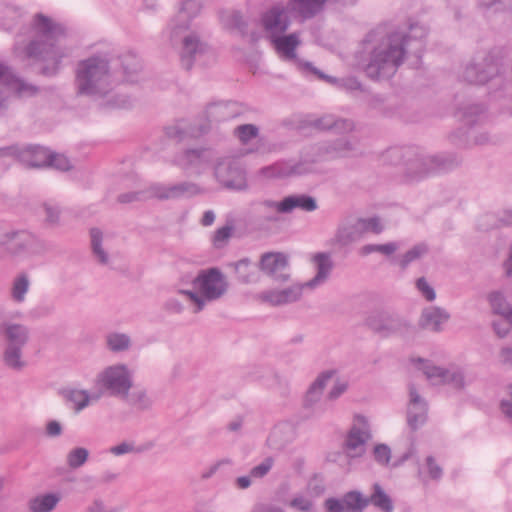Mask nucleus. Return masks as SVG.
<instances>
[{"mask_svg": "<svg viewBox=\"0 0 512 512\" xmlns=\"http://www.w3.org/2000/svg\"><path fill=\"white\" fill-rule=\"evenodd\" d=\"M426 35L427 29L417 24L411 25L409 34L393 32L387 35L371 52L365 67L366 75L372 80L390 79L403 63L405 55L413 54L420 59Z\"/></svg>", "mask_w": 512, "mask_h": 512, "instance_id": "nucleus-1", "label": "nucleus"}, {"mask_svg": "<svg viewBox=\"0 0 512 512\" xmlns=\"http://www.w3.org/2000/svg\"><path fill=\"white\" fill-rule=\"evenodd\" d=\"M31 31L33 38L22 51L24 58L43 63L40 74L48 77L57 75L62 60L71 54L69 48L60 44L66 35L64 26L42 13H37L32 19Z\"/></svg>", "mask_w": 512, "mask_h": 512, "instance_id": "nucleus-2", "label": "nucleus"}, {"mask_svg": "<svg viewBox=\"0 0 512 512\" xmlns=\"http://www.w3.org/2000/svg\"><path fill=\"white\" fill-rule=\"evenodd\" d=\"M386 158L394 165H401L404 181L414 183L436 172L448 171L461 163L454 153L428 155L416 148H393Z\"/></svg>", "mask_w": 512, "mask_h": 512, "instance_id": "nucleus-3", "label": "nucleus"}, {"mask_svg": "<svg viewBox=\"0 0 512 512\" xmlns=\"http://www.w3.org/2000/svg\"><path fill=\"white\" fill-rule=\"evenodd\" d=\"M77 94L105 96L110 91L109 60L105 56H91L78 63L75 75Z\"/></svg>", "mask_w": 512, "mask_h": 512, "instance_id": "nucleus-4", "label": "nucleus"}, {"mask_svg": "<svg viewBox=\"0 0 512 512\" xmlns=\"http://www.w3.org/2000/svg\"><path fill=\"white\" fill-rule=\"evenodd\" d=\"M191 283L193 290L180 289L179 293L194 304V313L202 311L208 302L222 298L229 288L225 275L217 267L200 270Z\"/></svg>", "mask_w": 512, "mask_h": 512, "instance_id": "nucleus-5", "label": "nucleus"}, {"mask_svg": "<svg viewBox=\"0 0 512 512\" xmlns=\"http://www.w3.org/2000/svg\"><path fill=\"white\" fill-rule=\"evenodd\" d=\"M0 334L5 342V365L16 371L22 370L26 366L22 359V350L30 338L29 328L19 323L3 322L0 324Z\"/></svg>", "mask_w": 512, "mask_h": 512, "instance_id": "nucleus-6", "label": "nucleus"}, {"mask_svg": "<svg viewBox=\"0 0 512 512\" xmlns=\"http://www.w3.org/2000/svg\"><path fill=\"white\" fill-rule=\"evenodd\" d=\"M0 246L12 256L41 255L48 251L46 242L27 230L0 233Z\"/></svg>", "mask_w": 512, "mask_h": 512, "instance_id": "nucleus-7", "label": "nucleus"}, {"mask_svg": "<svg viewBox=\"0 0 512 512\" xmlns=\"http://www.w3.org/2000/svg\"><path fill=\"white\" fill-rule=\"evenodd\" d=\"M96 384L109 396L127 399L133 386V372L125 364L111 365L97 375Z\"/></svg>", "mask_w": 512, "mask_h": 512, "instance_id": "nucleus-8", "label": "nucleus"}, {"mask_svg": "<svg viewBox=\"0 0 512 512\" xmlns=\"http://www.w3.org/2000/svg\"><path fill=\"white\" fill-rule=\"evenodd\" d=\"M150 193L159 201L191 199L206 193V189L192 181L173 184L153 183Z\"/></svg>", "mask_w": 512, "mask_h": 512, "instance_id": "nucleus-9", "label": "nucleus"}, {"mask_svg": "<svg viewBox=\"0 0 512 512\" xmlns=\"http://www.w3.org/2000/svg\"><path fill=\"white\" fill-rule=\"evenodd\" d=\"M367 324L371 330L382 337L404 335L411 330V325L406 319L388 311L372 313L367 319Z\"/></svg>", "mask_w": 512, "mask_h": 512, "instance_id": "nucleus-10", "label": "nucleus"}, {"mask_svg": "<svg viewBox=\"0 0 512 512\" xmlns=\"http://www.w3.org/2000/svg\"><path fill=\"white\" fill-rule=\"evenodd\" d=\"M214 176L227 189L242 191L247 188L245 171L233 158H220L214 166Z\"/></svg>", "mask_w": 512, "mask_h": 512, "instance_id": "nucleus-11", "label": "nucleus"}, {"mask_svg": "<svg viewBox=\"0 0 512 512\" xmlns=\"http://www.w3.org/2000/svg\"><path fill=\"white\" fill-rule=\"evenodd\" d=\"M203 6V0H181L179 2L177 13L168 26L171 41H176L180 34L189 30L193 19L200 15Z\"/></svg>", "mask_w": 512, "mask_h": 512, "instance_id": "nucleus-12", "label": "nucleus"}, {"mask_svg": "<svg viewBox=\"0 0 512 512\" xmlns=\"http://www.w3.org/2000/svg\"><path fill=\"white\" fill-rule=\"evenodd\" d=\"M500 66L495 57L491 54L469 63L462 74L464 81L470 84L482 85L498 76Z\"/></svg>", "mask_w": 512, "mask_h": 512, "instance_id": "nucleus-13", "label": "nucleus"}, {"mask_svg": "<svg viewBox=\"0 0 512 512\" xmlns=\"http://www.w3.org/2000/svg\"><path fill=\"white\" fill-rule=\"evenodd\" d=\"M422 370L426 378L434 385L449 384L457 390H463L466 386L465 374L459 367L446 369L425 363Z\"/></svg>", "mask_w": 512, "mask_h": 512, "instance_id": "nucleus-14", "label": "nucleus"}, {"mask_svg": "<svg viewBox=\"0 0 512 512\" xmlns=\"http://www.w3.org/2000/svg\"><path fill=\"white\" fill-rule=\"evenodd\" d=\"M212 159L213 153L209 149H186L175 156L174 163L184 171L201 175Z\"/></svg>", "mask_w": 512, "mask_h": 512, "instance_id": "nucleus-15", "label": "nucleus"}, {"mask_svg": "<svg viewBox=\"0 0 512 512\" xmlns=\"http://www.w3.org/2000/svg\"><path fill=\"white\" fill-rule=\"evenodd\" d=\"M322 148L318 144H312L305 147L298 161L287 160L289 165L290 177L303 176L317 172V164L324 160Z\"/></svg>", "mask_w": 512, "mask_h": 512, "instance_id": "nucleus-16", "label": "nucleus"}, {"mask_svg": "<svg viewBox=\"0 0 512 512\" xmlns=\"http://www.w3.org/2000/svg\"><path fill=\"white\" fill-rule=\"evenodd\" d=\"M181 35H179L176 41L171 42L174 44L178 40L181 41L180 62L184 69L190 70L196 59L207 52L208 45L195 32L187 33L182 37Z\"/></svg>", "mask_w": 512, "mask_h": 512, "instance_id": "nucleus-17", "label": "nucleus"}, {"mask_svg": "<svg viewBox=\"0 0 512 512\" xmlns=\"http://www.w3.org/2000/svg\"><path fill=\"white\" fill-rule=\"evenodd\" d=\"M260 269L277 282H286L290 278L289 259L282 252H267L261 256Z\"/></svg>", "mask_w": 512, "mask_h": 512, "instance_id": "nucleus-18", "label": "nucleus"}, {"mask_svg": "<svg viewBox=\"0 0 512 512\" xmlns=\"http://www.w3.org/2000/svg\"><path fill=\"white\" fill-rule=\"evenodd\" d=\"M358 425H353L345 440V450L349 457H360L365 452V444L371 438L368 423L364 416L356 417Z\"/></svg>", "mask_w": 512, "mask_h": 512, "instance_id": "nucleus-19", "label": "nucleus"}, {"mask_svg": "<svg viewBox=\"0 0 512 512\" xmlns=\"http://www.w3.org/2000/svg\"><path fill=\"white\" fill-rule=\"evenodd\" d=\"M323 506L326 512H364L368 501L359 491L353 490L344 494L343 498H327Z\"/></svg>", "mask_w": 512, "mask_h": 512, "instance_id": "nucleus-20", "label": "nucleus"}, {"mask_svg": "<svg viewBox=\"0 0 512 512\" xmlns=\"http://www.w3.org/2000/svg\"><path fill=\"white\" fill-rule=\"evenodd\" d=\"M428 405L418 393L414 384H409V404L407 408V423L412 430H417L427 420Z\"/></svg>", "mask_w": 512, "mask_h": 512, "instance_id": "nucleus-21", "label": "nucleus"}, {"mask_svg": "<svg viewBox=\"0 0 512 512\" xmlns=\"http://www.w3.org/2000/svg\"><path fill=\"white\" fill-rule=\"evenodd\" d=\"M271 41L277 53L283 60L291 61L295 63L299 68L310 72V70L305 67L307 62L303 63L300 59L297 58L296 48L301 44L297 33H291L289 35L280 34L271 38Z\"/></svg>", "mask_w": 512, "mask_h": 512, "instance_id": "nucleus-22", "label": "nucleus"}, {"mask_svg": "<svg viewBox=\"0 0 512 512\" xmlns=\"http://www.w3.org/2000/svg\"><path fill=\"white\" fill-rule=\"evenodd\" d=\"M262 25L273 38L283 34L290 26V18L285 7L275 5L262 16Z\"/></svg>", "mask_w": 512, "mask_h": 512, "instance_id": "nucleus-23", "label": "nucleus"}, {"mask_svg": "<svg viewBox=\"0 0 512 512\" xmlns=\"http://www.w3.org/2000/svg\"><path fill=\"white\" fill-rule=\"evenodd\" d=\"M312 262L315 265L316 274L312 279L304 283V286L310 289H314L324 284L328 280L334 267L331 255L327 252H318L314 254Z\"/></svg>", "mask_w": 512, "mask_h": 512, "instance_id": "nucleus-24", "label": "nucleus"}, {"mask_svg": "<svg viewBox=\"0 0 512 512\" xmlns=\"http://www.w3.org/2000/svg\"><path fill=\"white\" fill-rule=\"evenodd\" d=\"M304 284H295L282 290H270L263 293V299L272 305H284L297 301L301 295Z\"/></svg>", "mask_w": 512, "mask_h": 512, "instance_id": "nucleus-25", "label": "nucleus"}, {"mask_svg": "<svg viewBox=\"0 0 512 512\" xmlns=\"http://www.w3.org/2000/svg\"><path fill=\"white\" fill-rule=\"evenodd\" d=\"M450 315L444 309L437 306H430L423 309L419 325L421 328L438 332L441 330V325L448 321Z\"/></svg>", "mask_w": 512, "mask_h": 512, "instance_id": "nucleus-26", "label": "nucleus"}, {"mask_svg": "<svg viewBox=\"0 0 512 512\" xmlns=\"http://www.w3.org/2000/svg\"><path fill=\"white\" fill-rule=\"evenodd\" d=\"M50 152L41 146H28L18 154V161L27 167H47Z\"/></svg>", "mask_w": 512, "mask_h": 512, "instance_id": "nucleus-27", "label": "nucleus"}, {"mask_svg": "<svg viewBox=\"0 0 512 512\" xmlns=\"http://www.w3.org/2000/svg\"><path fill=\"white\" fill-rule=\"evenodd\" d=\"M281 208L284 209V213H291L294 209L313 212L318 209V204L316 199L310 195L293 194L282 199Z\"/></svg>", "mask_w": 512, "mask_h": 512, "instance_id": "nucleus-28", "label": "nucleus"}, {"mask_svg": "<svg viewBox=\"0 0 512 512\" xmlns=\"http://www.w3.org/2000/svg\"><path fill=\"white\" fill-rule=\"evenodd\" d=\"M323 150L324 159L327 157H345L355 151L356 145L350 139L342 137L332 142L317 143Z\"/></svg>", "mask_w": 512, "mask_h": 512, "instance_id": "nucleus-29", "label": "nucleus"}, {"mask_svg": "<svg viewBox=\"0 0 512 512\" xmlns=\"http://www.w3.org/2000/svg\"><path fill=\"white\" fill-rule=\"evenodd\" d=\"M335 370H326L321 372L310 385L304 400L305 407H312L316 404L323 393L327 383L332 379Z\"/></svg>", "mask_w": 512, "mask_h": 512, "instance_id": "nucleus-30", "label": "nucleus"}, {"mask_svg": "<svg viewBox=\"0 0 512 512\" xmlns=\"http://www.w3.org/2000/svg\"><path fill=\"white\" fill-rule=\"evenodd\" d=\"M363 237L357 221L339 225L333 238V242L340 247H346Z\"/></svg>", "mask_w": 512, "mask_h": 512, "instance_id": "nucleus-31", "label": "nucleus"}, {"mask_svg": "<svg viewBox=\"0 0 512 512\" xmlns=\"http://www.w3.org/2000/svg\"><path fill=\"white\" fill-rule=\"evenodd\" d=\"M219 19L227 30L237 31L241 36L247 35V22L243 15L237 10L219 11Z\"/></svg>", "mask_w": 512, "mask_h": 512, "instance_id": "nucleus-32", "label": "nucleus"}, {"mask_svg": "<svg viewBox=\"0 0 512 512\" xmlns=\"http://www.w3.org/2000/svg\"><path fill=\"white\" fill-rule=\"evenodd\" d=\"M327 0H290L289 6L292 11L304 19H311L320 13Z\"/></svg>", "mask_w": 512, "mask_h": 512, "instance_id": "nucleus-33", "label": "nucleus"}, {"mask_svg": "<svg viewBox=\"0 0 512 512\" xmlns=\"http://www.w3.org/2000/svg\"><path fill=\"white\" fill-rule=\"evenodd\" d=\"M61 497L57 493H46L32 497L27 502V507L30 512H52Z\"/></svg>", "mask_w": 512, "mask_h": 512, "instance_id": "nucleus-34", "label": "nucleus"}, {"mask_svg": "<svg viewBox=\"0 0 512 512\" xmlns=\"http://www.w3.org/2000/svg\"><path fill=\"white\" fill-rule=\"evenodd\" d=\"M373 492L369 497H366L368 505L372 504L374 507L382 512H393L394 505L392 499L383 490L379 483H374L372 486Z\"/></svg>", "mask_w": 512, "mask_h": 512, "instance_id": "nucleus-35", "label": "nucleus"}, {"mask_svg": "<svg viewBox=\"0 0 512 512\" xmlns=\"http://www.w3.org/2000/svg\"><path fill=\"white\" fill-rule=\"evenodd\" d=\"M232 265L241 283L249 284L258 280V269L248 258L241 259Z\"/></svg>", "mask_w": 512, "mask_h": 512, "instance_id": "nucleus-36", "label": "nucleus"}, {"mask_svg": "<svg viewBox=\"0 0 512 512\" xmlns=\"http://www.w3.org/2000/svg\"><path fill=\"white\" fill-rule=\"evenodd\" d=\"M305 67L310 70V73H312L315 76H317V78L320 79V80H324V81H326L328 83H332V84L338 85V86L343 87V88H345L347 90H361L362 85L355 78H347V79L338 80V79H336V78H334L332 76L324 74L319 69L314 67L312 65V63H306Z\"/></svg>", "mask_w": 512, "mask_h": 512, "instance_id": "nucleus-37", "label": "nucleus"}, {"mask_svg": "<svg viewBox=\"0 0 512 512\" xmlns=\"http://www.w3.org/2000/svg\"><path fill=\"white\" fill-rule=\"evenodd\" d=\"M120 62L126 80L129 82H136L137 74L142 68L141 61L138 56L129 52L120 57Z\"/></svg>", "mask_w": 512, "mask_h": 512, "instance_id": "nucleus-38", "label": "nucleus"}, {"mask_svg": "<svg viewBox=\"0 0 512 512\" xmlns=\"http://www.w3.org/2000/svg\"><path fill=\"white\" fill-rule=\"evenodd\" d=\"M461 121L465 126L473 127L485 118V108L480 104L467 105L460 109Z\"/></svg>", "mask_w": 512, "mask_h": 512, "instance_id": "nucleus-39", "label": "nucleus"}, {"mask_svg": "<svg viewBox=\"0 0 512 512\" xmlns=\"http://www.w3.org/2000/svg\"><path fill=\"white\" fill-rule=\"evenodd\" d=\"M30 288V279L27 273L18 274L12 281L11 298L16 303L25 301L26 294Z\"/></svg>", "mask_w": 512, "mask_h": 512, "instance_id": "nucleus-40", "label": "nucleus"}, {"mask_svg": "<svg viewBox=\"0 0 512 512\" xmlns=\"http://www.w3.org/2000/svg\"><path fill=\"white\" fill-rule=\"evenodd\" d=\"M137 411L144 412L152 409L153 400L148 395L146 389H136L131 394L128 392V398L124 399Z\"/></svg>", "mask_w": 512, "mask_h": 512, "instance_id": "nucleus-41", "label": "nucleus"}, {"mask_svg": "<svg viewBox=\"0 0 512 512\" xmlns=\"http://www.w3.org/2000/svg\"><path fill=\"white\" fill-rule=\"evenodd\" d=\"M313 125L322 130H329V129H335L336 131L342 132V131H350L353 128V124L349 120L345 119H334L333 116H323L319 119H316L313 122Z\"/></svg>", "mask_w": 512, "mask_h": 512, "instance_id": "nucleus-42", "label": "nucleus"}, {"mask_svg": "<svg viewBox=\"0 0 512 512\" xmlns=\"http://www.w3.org/2000/svg\"><path fill=\"white\" fill-rule=\"evenodd\" d=\"M487 300L494 314L502 316L506 319L512 306L508 303L506 296L502 291H492L488 294Z\"/></svg>", "mask_w": 512, "mask_h": 512, "instance_id": "nucleus-43", "label": "nucleus"}, {"mask_svg": "<svg viewBox=\"0 0 512 512\" xmlns=\"http://www.w3.org/2000/svg\"><path fill=\"white\" fill-rule=\"evenodd\" d=\"M91 247L94 257L101 265H107L109 263V256L102 247L103 233L98 228H92L90 230Z\"/></svg>", "mask_w": 512, "mask_h": 512, "instance_id": "nucleus-44", "label": "nucleus"}, {"mask_svg": "<svg viewBox=\"0 0 512 512\" xmlns=\"http://www.w3.org/2000/svg\"><path fill=\"white\" fill-rule=\"evenodd\" d=\"M510 224H512V211H505L504 217L500 219H497L496 216L491 213L483 215L478 222V227L481 230H489L497 228L500 225Z\"/></svg>", "mask_w": 512, "mask_h": 512, "instance_id": "nucleus-45", "label": "nucleus"}, {"mask_svg": "<svg viewBox=\"0 0 512 512\" xmlns=\"http://www.w3.org/2000/svg\"><path fill=\"white\" fill-rule=\"evenodd\" d=\"M63 397L75 405V411L79 412L88 406L90 397L87 391L67 389L62 392Z\"/></svg>", "mask_w": 512, "mask_h": 512, "instance_id": "nucleus-46", "label": "nucleus"}, {"mask_svg": "<svg viewBox=\"0 0 512 512\" xmlns=\"http://www.w3.org/2000/svg\"><path fill=\"white\" fill-rule=\"evenodd\" d=\"M260 174L267 179L290 177L288 161H278L260 169Z\"/></svg>", "mask_w": 512, "mask_h": 512, "instance_id": "nucleus-47", "label": "nucleus"}, {"mask_svg": "<svg viewBox=\"0 0 512 512\" xmlns=\"http://www.w3.org/2000/svg\"><path fill=\"white\" fill-rule=\"evenodd\" d=\"M106 344L112 352L126 351L131 346V339L125 333H110L106 336Z\"/></svg>", "mask_w": 512, "mask_h": 512, "instance_id": "nucleus-48", "label": "nucleus"}, {"mask_svg": "<svg viewBox=\"0 0 512 512\" xmlns=\"http://www.w3.org/2000/svg\"><path fill=\"white\" fill-rule=\"evenodd\" d=\"M0 17V24L5 30L9 31L16 25L21 17V12L16 7L5 5L0 7Z\"/></svg>", "mask_w": 512, "mask_h": 512, "instance_id": "nucleus-49", "label": "nucleus"}, {"mask_svg": "<svg viewBox=\"0 0 512 512\" xmlns=\"http://www.w3.org/2000/svg\"><path fill=\"white\" fill-rule=\"evenodd\" d=\"M428 253L426 244L420 243L409 249L400 259L399 266L401 269H406L410 263L420 259Z\"/></svg>", "mask_w": 512, "mask_h": 512, "instance_id": "nucleus-50", "label": "nucleus"}, {"mask_svg": "<svg viewBox=\"0 0 512 512\" xmlns=\"http://www.w3.org/2000/svg\"><path fill=\"white\" fill-rule=\"evenodd\" d=\"M152 445L135 446L133 442L123 441L118 445L109 448V453L114 456H122L129 453H143L150 449Z\"/></svg>", "mask_w": 512, "mask_h": 512, "instance_id": "nucleus-51", "label": "nucleus"}, {"mask_svg": "<svg viewBox=\"0 0 512 512\" xmlns=\"http://www.w3.org/2000/svg\"><path fill=\"white\" fill-rule=\"evenodd\" d=\"M206 115L209 121L220 122L227 120L232 117V114L228 111L227 104L214 103L207 107Z\"/></svg>", "mask_w": 512, "mask_h": 512, "instance_id": "nucleus-52", "label": "nucleus"}, {"mask_svg": "<svg viewBox=\"0 0 512 512\" xmlns=\"http://www.w3.org/2000/svg\"><path fill=\"white\" fill-rule=\"evenodd\" d=\"M88 457V449L84 447H76L67 454V465L71 469H77L86 463Z\"/></svg>", "mask_w": 512, "mask_h": 512, "instance_id": "nucleus-53", "label": "nucleus"}, {"mask_svg": "<svg viewBox=\"0 0 512 512\" xmlns=\"http://www.w3.org/2000/svg\"><path fill=\"white\" fill-rule=\"evenodd\" d=\"M397 248L398 246L394 242L386 244H367L359 249V254L362 256H367L371 253L378 252L389 256L392 255L397 250Z\"/></svg>", "mask_w": 512, "mask_h": 512, "instance_id": "nucleus-54", "label": "nucleus"}, {"mask_svg": "<svg viewBox=\"0 0 512 512\" xmlns=\"http://www.w3.org/2000/svg\"><path fill=\"white\" fill-rule=\"evenodd\" d=\"M233 232L234 226L232 224H226L225 226L218 228L212 237L213 246L217 249L224 248L232 237Z\"/></svg>", "mask_w": 512, "mask_h": 512, "instance_id": "nucleus-55", "label": "nucleus"}, {"mask_svg": "<svg viewBox=\"0 0 512 512\" xmlns=\"http://www.w3.org/2000/svg\"><path fill=\"white\" fill-rule=\"evenodd\" d=\"M149 199H155V197L150 193V186L143 190L122 193L117 197V201L121 204L132 203L135 201H146Z\"/></svg>", "mask_w": 512, "mask_h": 512, "instance_id": "nucleus-56", "label": "nucleus"}, {"mask_svg": "<svg viewBox=\"0 0 512 512\" xmlns=\"http://www.w3.org/2000/svg\"><path fill=\"white\" fill-rule=\"evenodd\" d=\"M356 221L363 236L368 232L379 234L383 231V225L379 217L357 218Z\"/></svg>", "mask_w": 512, "mask_h": 512, "instance_id": "nucleus-57", "label": "nucleus"}, {"mask_svg": "<svg viewBox=\"0 0 512 512\" xmlns=\"http://www.w3.org/2000/svg\"><path fill=\"white\" fill-rule=\"evenodd\" d=\"M288 505L299 512H316L314 502L302 494L295 495Z\"/></svg>", "mask_w": 512, "mask_h": 512, "instance_id": "nucleus-58", "label": "nucleus"}, {"mask_svg": "<svg viewBox=\"0 0 512 512\" xmlns=\"http://www.w3.org/2000/svg\"><path fill=\"white\" fill-rule=\"evenodd\" d=\"M234 133L240 142L247 144L251 139L258 136L259 129L254 124H243L237 126L234 130Z\"/></svg>", "mask_w": 512, "mask_h": 512, "instance_id": "nucleus-59", "label": "nucleus"}, {"mask_svg": "<svg viewBox=\"0 0 512 512\" xmlns=\"http://www.w3.org/2000/svg\"><path fill=\"white\" fill-rule=\"evenodd\" d=\"M42 211L44 214V221L49 226H57L60 220V209L58 206L44 203L42 205Z\"/></svg>", "mask_w": 512, "mask_h": 512, "instance_id": "nucleus-60", "label": "nucleus"}, {"mask_svg": "<svg viewBox=\"0 0 512 512\" xmlns=\"http://www.w3.org/2000/svg\"><path fill=\"white\" fill-rule=\"evenodd\" d=\"M207 131V128L206 127H201L199 129V131L195 132V131H186L184 130L182 127H180L179 125H175V126H169L166 128V135L170 138H175V139H183L186 135H190L192 137H197L199 136L200 134H203Z\"/></svg>", "mask_w": 512, "mask_h": 512, "instance_id": "nucleus-61", "label": "nucleus"}, {"mask_svg": "<svg viewBox=\"0 0 512 512\" xmlns=\"http://www.w3.org/2000/svg\"><path fill=\"white\" fill-rule=\"evenodd\" d=\"M47 167H53L60 171H68L71 168V164L66 156L50 153Z\"/></svg>", "mask_w": 512, "mask_h": 512, "instance_id": "nucleus-62", "label": "nucleus"}, {"mask_svg": "<svg viewBox=\"0 0 512 512\" xmlns=\"http://www.w3.org/2000/svg\"><path fill=\"white\" fill-rule=\"evenodd\" d=\"M416 287L427 301L432 302L435 300V290L429 285L424 277H421L416 281Z\"/></svg>", "mask_w": 512, "mask_h": 512, "instance_id": "nucleus-63", "label": "nucleus"}, {"mask_svg": "<svg viewBox=\"0 0 512 512\" xmlns=\"http://www.w3.org/2000/svg\"><path fill=\"white\" fill-rule=\"evenodd\" d=\"M274 460L271 457H267L259 465L253 467L250 471V475L254 478H262L271 470Z\"/></svg>", "mask_w": 512, "mask_h": 512, "instance_id": "nucleus-64", "label": "nucleus"}]
</instances>
